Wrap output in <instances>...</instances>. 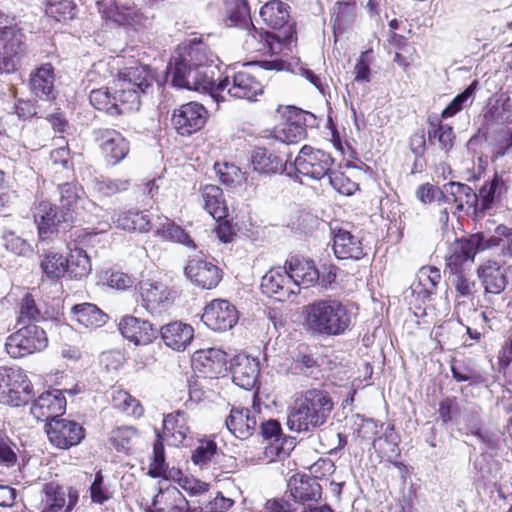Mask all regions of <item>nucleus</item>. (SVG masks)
Returning a JSON list of instances; mask_svg holds the SVG:
<instances>
[{
	"mask_svg": "<svg viewBox=\"0 0 512 512\" xmlns=\"http://www.w3.org/2000/svg\"><path fill=\"white\" fill-rule=\"evenodd\" d=\"M233 382L245 389L251 390L256 382L259 373L258 363L246 355H238L234 358L231 366Z\"/></svg>",
	"mask_w": 512,
	"mask_h": 512,
	"instance_id": "nucleus-29",
	"label": "nucleus"
},
{
	"mask_svg": "<svg viewBox=\"0 0 512 512\" xmlns=\"http://www.w3.org/2000/svg\"><path fill=\"white\" fill-rule=\"evenodd\" d=\"M113 222L118 228L127 231L146 232L150 229L149 216L137 210L121 211Z\"/></svg>",
	"mask_w": 512,
	"mask_h": 512,
	"instance_id": "nucleus-41",
	"label": "nucleus"
},
{
	"mask_svg": "<svg viewBox=\"0 0 512 512\" xmlns=\"http://www.w3.org/2000/svg\"><path fill=\"white\" fill-rule=\"evenodd\" d=\"M33 217L38 226L41 240H45L50 234L65 232L74 221V216L71 213L59 210L58 207L45 200L34 206Z\"/></svg>",
	"mask_w": 512,
	"mask_h": 512,
	"instance_id": "nucleus-9",
	"label": "nucleus"
},
{
	"mask_svg": "<svg viewBox=\"0 0 512 512\" xmlns=\"http://www.w3.org/2000/svg\"><path fill=\"white\" fill-rule=\"evenodd\" d=\"M185 57L195 68H205L214 61L213 52L202 42L192 43Z\"/></svg>",
	"mask_w": 512,
	"mask_h": 512,
	"instance_id": "nucleus-54",
	"label": "nucleus"
},
{
	"mask_svg": "<svg viewBox=\"0 0 512 512\" xmlns=\"http://www.w3.org/2000/svg\"><path fill=\"white\" fill-rule=\"evenodd\" d=\"M224 457V453L218 449L212 440H201L192 451V462L201 469L216 468Z\"/></svg>",
	"mask_w": 512,
	"mask_h": 512,
	"instance_id": "nucleus-36",
	"label": "nucleus"
},
{
	"mask_svg": "<svg viewBox=\"0 0 512 512\" xmlns=\"http://www.w3.org/2000/svg\"><path fill=\"white\" fill-rule=\"evenodd\" d=\"M195 71L196 68L184 55L174 56L167 67V74L171 79V84L180 89H190V82H192V75Z\"/></svg>",
	"mask_w": 512,
	"mask_h": 512,
	"instance_id": "nucleus-35",
	"label": "nucleus"
},
{
	"mask_svg": "<svg viewBox=\"0 0 512 512\" xmlns=\"http://www.w3.org/2000/svg\"><path fill=\"white\" fill-rule=\"evenodd\" d=\"M185 275L203 289L215 288L222 279L221 269L210 261L194 258L185 267Z\"/></svg>",
	"mask_w": 512,
	"mask_h": 512,
	"instance_id": "nucleus-18",
	"label": "nucleus"
},
{
	"mask_svg": "<svg viewBox=\"0 0 512 512\" xmlns=\"http://www.w3.org/2000/svg\"><path fill=\"white\" fill-rule=\"evenodd\" d=\"M77 6L73 0H45V13L56 21L71 20L76 16Z\"/></svg>",
	"mask_w": 512,
	"mask_h": 512,
	"instance_id": "nucleus-47",
	"label": "nucleus"
},
{
	"mask_svg": "<svg viewBox=\"0 0 512 512\" xmlns=\"http://www.w3.org/2000/svg\"><path fill=\"white\" fill-rule=\"evenodd\" d=\"M441 280L440 270L436 267H423L419 273V282L429 294L434 293Z\"/></svg>",
	"mask_w": 512,
	"mask_h": 512,
	"instance_id": "nucleus-64",
	"label": "nucleus"
},
{
	"mask_svg": "<svg viewBox=\"0 0 512 512\" xmlns=\"http://www.w3.org/2000/svg\"><path fill=\"white\" fill-rule=\"evenodd\" d=\"M157 234L164 240L182 244L188 248L196 249V244L190 235L179 225L167 220L157 230Z\"/></svg>",
	"mask_w": 512,
	"mask_h": 512,
	"instance_id": "nucleus-48",
	"label": "nucleus"
},
{
	"mask_svg": "<svg viewBox=\"0 0 512 512\" xmlns=\"http://www.w3.org/2000/svg\"><path fill=\"white\" fill-rule=\"evenodd\" d=\"M289 498L297 507L298 504H304L307 501H317L321 498V486L317 480L310 476L294 475L287 484Z\"/></svg>",
	"mask_w": 512,
	"mask_h": 512,
	"instance_id": "nucleus-22",
	"label": "nucleus"
},
{
	"mask_svg": "<svg viewBox=\"0 0 512 512\" xmlns=\"http://www.w3.org/2000/svg\"><path fill=\"white\" fill-rule=\"evenodd\" d=\"M152 506L153 512H189V503L181 491L172 485L166 488H159L154 496Z\"/></svg>",
	"mask_w": 512,
	"mask_h": 512,
	"instance_id": "nucleus-28",
	"label": "nucleus"
},
{
	"mask_svg": "<svg viewBox=\"0 0 512 512\" xmlns=\"http://www.w3.org/2000/svg\"><path fill=\"white\" fill-rule=\"evenodd\" d=\"M119 331L124 338L136 345H146L156 339L159 329L147 320L124 316L119 322Z\"/></svg>",
	"mask_w": 512,
	"mask_h": 512,
	"instance_id": "nucleus-19",
	"label": "nucleus"
},
{
	"mask_svg": "<svg viewBox=\"0 0 512 512\" xmlns=\"http://www.w3.org/2000/svg\"><path fill=\"white\" fill-rule=\"evenodd\" d=\"M27 52L26 36L17 26L0 28V73L17 70L20 60Z\"/></svg>",
	"mask_w": 512,
	"mask_h": 512,
	"instance_id": "nucleus-7",
	"label": "nucleus"
},
{
	"mask_svg": "<svg viewBox=\"0 0 512 512\" xmlns=\"http://www.w3.org/2000/svg\"><path fill=\"white\" fill-rule=\"evenodd\" d=\"M507 191L505 181L501 176L495 174L493 178L484 183L479 190L478 206L480 205L481 210L490 209L496 198H499L503 193Z\"/></svg>",
	"mask_w": 512,
	"mask_h": 512,
	"instance_id": "nucleus-43",
	"label": "nucleus"
},
{
	"mask_svg": "<svg viewBox=\"0 0 512 512\" xmlns=\"http://www.w3.org/2000/svg\"><path fill=\"white\" fill-rule=\"evenodd\" d=\"M288 8V5L280 0H271L264 4L260 9L261 19L268 27L280 31L271 33L250 24L251 28L248 29L245 40L246 50L275 55L280 53L284 46L290 45L296 33L292 26H286L289 20Z\"/></svg>",
	"mask_w": 512,
	"mask_h": 512,
	"instance_id": "nucleus-2",
	"label": "nucleus"
},
{
	"mask_svg": "<svg viewBox=\"0 0 512 512\" xmlns=\"http://www.w3.org/2000/svg\"><path fill=\"white\" fill-rule=\"evenodd\" d=\"M4 246L12 253L25 256L32 252L31 245L13 232L4 235Z\"/></svg>",
	"mask_w": 512,
	"mask_h": 512,
	"instance_id": "nucleus-62",
	"label": "nucleus"
},
{
	"mask_svg": "<svg viewBox=\"0 0 512 512\" xmlns=\"http://www.w3.org/2000/svg\"><path fill=\"white\" fill-rule=\"evenodd\" d=\"M304 326L312 335L332 337L343 335L352 325L353 314L338 299H318L303 307Z\"/></svg>",
	"mask_w": 512,
	"mask_h": 512,
	"instance_id": "nucleus-4",
	"label": "nucleus"
},
{
	"mask_svg": "<svg viewBox=\"0 0 512 512\" xmlns=\"http://www.w3.org/2000/svg\"><path fill=\"white\" fill-rule=\"evenodd\" d=\"M34 397L33 387L20 368L0 367V403L18 407Z\"/></svg>",
	"mask_w": 512,
	"mask_h": 512,
	"instance_id": "nucleus-5",
	"label": "nucleus"
},
{
	"mask_svg": "<svg viewBox=\"0 0 512 512\" xmlns=\"http://www.w3.org/2000/svg\"><path fill=\"white\" fill-rule=\"evenodd\" d=\"M45 432L51 445L59 449L77 446L85 438V429L82 425L61 417L47 422Z\"/></svg>",
	"mask_w": 512,
	"mask_h": 512,
	"instance_id": "nucleus-12",
	"label": "nucleus"
},
{
	"mask_svg": "<svg viewBox=\"0 0 512 512\" xmlns=\"http://www.w3.org/2000/svg\"><path fill=\"white\" fill-rule=\"evenodd\" d=\"M257 412L245 407H232L225 425L236 438L245 440L251 437L257 427Z\"/></svg>",
	"mask_w": 512,
	"mask_h": 512,
	"instance_id": "nucleus-21",
	"label": "nucleus"
},
{
	"mask_svg": "<svg viewBox=\"0 0 512 512\" xmlns=\"http://www.w3.org/2000/svg\"><path fill=\"white\" fill-rule=\"evenodd\" d=\"M306 137V129L284 122L274 130V138L284 144L297 143Z\"/></svg>",
	"mask_w": 512,
	"mask_h": 512,
	"instance_id": "nucleus-56",
	"label": "nucleus"
},
{
	"mask_svg": "<svg viewBox=\"0 0 512 512\" xmlns=\"http://www.w3.org/2000/svg\"><path fill=\"white\" fill-rule=\"evenodd\" d=\"M251 65L252 63H246L239 71L229 70L226 72L224 79H228V85L225 90L231 97L253 102L263 94L262 83L248 70Z\"/></svg>",
	"mask_w": 512,
	"mask_h": 512,
	"instance_id": "nucleus-10",
	"label": "nucleus"
},
{
	"mask_svg": "<svg viewBox=\"0 0 512 512\" xmlns=\"http://www.w3.org/2000/svg\"><path fill=\"white\" fill-rule=\"evenodd\" d=\"M238 311L228 300L214 299L204 308L203 323L213 331H227L238 321Z\"/></svg>",
	"mask_w": 512,
	"mask_h": 512,
	"instance_id": "nucleus-15",
	"label": "nucleus"
},
{
	"mask_svg": "<svg viewBox=\"0 0 512 512\" xmlns=\"http://www.w3.org/2000/svg\"><path fill=\"white\" fill-rule=\"evenodd\" d=\"M428 140L431 144L439 143L441 150L448 153L454 146L455 134L453 128L448 124L437 121H430L428 128Z\"/></svg>",
	"mask_w": 512,
	"mask_h": 512,
	"instance_id": "nucleus-45",
	"label": "nucleus"
},
{
	"mask_svg": "<svg viewBox=\"0 0 512 512\" xmlns=\"http://www.w3.org/2000/svg\"><path fill=\"white\" fill-rule=\"evenodd\" d=\"M189 433L190 427L184 412L178 410L164 417L163 434L166 437H171L173 445L178 446L182 444Z\"/></svg>",
	"mask_w": 512,
	"mask_h": 512,
	"instance_id": "nucleus-38",
	"label": "nucleus"
},
{
	"mask_svg": "<svg viewBox=\"0 0 512 512\" xmlns=\"http://www.w3.org/2000/svg\"><path fill=\"white\" fill-rule=\"evenodd\" d=\"M79 499L78 491L74 488H64L55 483L44 486L39 512H70Z\"/></svg>",
	"mask_w": 512,
	"mask_h": 512,
	"instance_id": "nucleus-14",
	"label": "nucleus"
},
{
	"mask_svg": "<svg viewBox=\"0 0 512 512\" xmlns=\"http://www.w3.org/2000/svg\"><path fill=\"white\" fill-rule=\"evenodd\" d=\"M207 118V109L202 104L192 101L174 109L171 124L180 136H190L205 126Z\"/></svg>",
	"mask_w": 512,
	"mask_h": 512,
	"instance_id": "nucleus-11",
	"label": "nucleus"
},
{
	"mask_svg": "<svg viewBox=\"0 0 512 512\" xmlns=\"http://www.w3.org/2000/svg\"><path fill=\"white\" fill-rule=\"evenodd\" d=\"M251 162L254 171L260 174H276L282 171H287V174L291 176V171L288 170L287 166L281 157L269 152L265 148H257L253 151Z\"/></svg>",
	"mask_w": 512,
	"mask_h": 512,
	"instance_id": "nucleus-33",
	"label": "nucleus"
},
{
	"mask_svg": "<svg viewBox=\"0 0 512 512\" xmlns=\"http://www.w3.org/2000/svg\"><path fill=\"white\" fill-rule=\"evenodd\" d=\"M449 279L457 293V296L473 298L476 291V283L463 270L450 271Z\"/></svg>",
	"mask_w": 512,
	"mask_h": 512,
	"instance_id": "nucleus-52",
	"label": "nucleus"
},
{
	"mask_svg": "<svg viewBox=\"0 0 512 512\" xmlns=\"http://www.w3.org/2000/svg\"><path fill=\"white\" fill-rule=\"evenodd\" d=\"M227 355L219 349L210 348L195 352L192 365L207 378H216L227 371Z\"/></svg>",
	"mask_w": 512,
	"mask_h": 512,
	"instance_id": "nucleus-20",
	"label": "nucleus"
},
{
	"mask_svg": "<svg viewBox=\"0 0 512 512\" xmlns=\"http://www.w3.org/2000/svg\"><path fill=\"white\" fill-rule=\"evenodd\" d=\"M261 289L269 297L278 301H290L299 294L297 283L288 275L286 267L270 269L261 281Z\"/></svg>",
	"mask_w": 512,
	"mask_h": 512,
	"instance_id": "nucleus-13",
	"label": "nucleus"
},
{
	"mask_svg": "<svg viewBox=\"0 0 512 512\" xmlns=\"http://www.w3.org/2000/svg\"><path fill=\"white\" fill-rule=\"evenodd\" d=\"M112 405L121 412L137 418L141 417L144 413L139 400L121 389L112 392Z\"/></svg>",
	"mask_w": 512,
	"mask_h": 512,
	"instance_id": "nucleus-46",
	"label": "nucleus"
},
{
	"mask_svg": "<svg viewBox=\"0 0 512 512\" xmlns=\"http://www.w3.org/2000/svg\"><path fill=\"white\" fill-rule=\"evenodd\" d=\"M326 177L329 184L340 194L352 195L357 189V184L341 172H335L331 169Z\"/></svg>",
	"mask_w": 512,
	"mask_h": 512,
	"instance_id": "nucleus-57",
	"label": "nucleus"
},
{
	"mask_svg": "<svg viewBox=\"0 0 512 512\" xmlns=\"http://www.w3.org/2000/svg\"><path fill=\"white\" fill-rule=\"evenodd\" d=\"M14 108L16 115L22 120H26L34 116L43 117L41 106L34 100H24L20 98L16 101Z\"/></svg>",
	"mask_w": 512,
	"mask_h": 512,
	"instance_id": "nucleus-61",
	"label": "nucleus"
},
{
	"mask_svg": "<svg viewBox=\"0 0 512 512\" xmlns=\"http://www.w3.org/2000/svg\"><path fill=\"white\" fill-rule=\"evenodd\" d=\"M478 277L486 293L500 294L507 286L505 270L496 261H488L478 268Z\"/></svg>",
	"mask_w": 512,
	"mask_h": 512,
	"instance_id": "nucleus-30",
	"label": "nucleus"
},
{
	"mask_svg": "<svg viewBox=\"0 0 512 512\" xmlns=\"http://www.w3.org/2000/svg\"><path fill=\"white\" fill-rule=\"evenodd\" d=\"M473 242H476L477 253L483 251H493L494 255L503 258L512 256V243L508 238H501L494 234L475 233L471 235Z\"/></svg>",
	"mask_w": 512,
	"mask_h": 512,
	"instance_id": "nucleus-37",
	"label": "nucleus"
},
{
	"mask_svg": "<svg viewBox=\"0 0 512 512\" xmlns=\"http://www.w3.org/2000/svg\"><path fill=\"white\" fill-rule=\"evenodd\" d=\"M66 257L59 253H48L41 262L43 273L50 279H59L67 271Z\"/></svg>",
	"mask_w": 512,
	"mask_h": 512,
	"instance_id": "nucleus-51",
	"label": "nucleus"
},
{
	"mask_svg": "<svg viewBox=\"0 0 512 512\" xmlns=\"http://www.w3.org/2000/svg\"><path fill=\"white\" fill-rule=\"evenodd\" d=\"M203 208L217 221L228 216V206L222 189L216 185H205L200 190Z\"/></svg>",
	"mask_w": 512,
	"mask_h": 512,
	"instance_id": "nucleus-32",
	"label": "nucleus"
},
{
	"mask_svg": "<svg viewBox=\"0 0 512 512\" xmlns=\"http://www.w3.org/2000/svg\"><path fill=\"white\" fill-rule=\"evenodd\" d=\"M333 163L334 159L329 153L304 145L289 169L293 170L297 178L304 176L312 180H321L328 175Z\"/></svg>",
	"mask_w": 512,
	"mask_h": 512,
	"instance_id": "nucleus-6",
	"label": "nucleus"
},
{
	"mask_svg": "<svg viewBox=\"0 0 512 512\" xmlns=\"http://www.w3.org/2000/svg\"><path fill=\"white\" fill-rule=\"evenodd\" d=\"M160 334L167 347L175 351H184L193 340L194 329L189 324L175 321L162 326Z\"/></svg>",
	"mask_w": 512,
	"mask_h": 512,
	"instance_id": "nucleus-27",
	"label": "nucleus"
},
{
	"mask_svg": "<svg viewBox=\"0 0 512 512\" xmlns=\"http://www.w3.org/2000/svg\"><path fill=\"white\" fill-rule=\"evenodd\" d=\"M448 183L449 190L446 193L450 195V204H454L458 211H462L465 206L478 208L477 193L469 185L454 181Z\"/></svg>",
	"mask_w": 512,
	"mask_h": 512,
	"instance_id": "nucleus-40",
	"label": "nucleus"
},
{
	"mask_svg": "<svg viewBox=\"0 0 512 512\" xmlns=\"http://www.w3.org/2000/svg\"><path fill=\"white\" fill-rule=\"evenodd\" d=\"M47 343L44 329L27 324L7 338L5 348L12 358H22L43 350Z\"/></svg>",
	"mask_w": 512,
	"mask_h": 512,
	"instance_id": "nucleus-8",
	"label": "nucleus"
},
{
	"mask_svg": "<svg viewBox=\"0 0 512 512\" xmlns=\"http://www.w3.org/2000/svg\"><path fill=\"white\" fill-rule=\"evenodd\" d=\"M153 76L144 66L125 68L111 87L93 89L91 105L110 116H119L139 109L140 94L151 87Z\"/></svg>",
	"mask_w": 512,
	"mask_h": 512,
	"instance_id": "nucleus-1",
	"label": "nucleus"
},
{
	"mask_svg": "<svg viewBox=\"0 0 512 512\" xmlns=\"http://www.w3.org/2000/svg\"><path fill=\"white\" fill-rule=\"evenodd\" d=\"M58 188L60 194L59 200L62 206L61 210L64 212H69L73 215L79 205L84 207V203L86 201L81 197V190L78 189L74 184L63 183L60 184Z\"/></svg>",
	"mask_w": 512,
	"mask_h": 512,
	"instance_id": "nucleus-49",
	"label": "nucleus"
},
{
	"mask_svg": "<svg viewBox=\"0 0 512 512\" xmlns=\"http://www.w3.org/2000/svg\"><path fill=\"white\" fill-rule=\"evenodd\" d=\"M93 190L101 196L110 197L119 192L126 191L129 181L124 179L95 178L92 182Z\"/></svg>",
	"mask_w": 512,
	"mask_h": 512,
	"instance_id": "nucleus-53",
	"label": "nucleus"
},
{
	"mask_svg": "<svg viewBox=\"0 0 512 512\" xmlns=\"http://www.w3.org/2000/svg\"><path fill=\"white\" fill-rule=\"evenodd\" d=\"M75 320L82 326L90 329L103 326L108 316L95 304L82 303L72 308Z\"/></svg>",
	"mask_w": 512,
	"mask_h": 512,
	"instance_id": "nucleus-39",
	"label": "nucleus"
},
{
	"mask_svg": "<svg viewBox=\"0 0 512 512\" xmlns=\"http://www.w3.org/2000/svg\"><path fill=\"white\" fill-rule=\"evenodd\" d=\"M293 369L296 373L302 374L306 377L316 378L320 372L317 361L310 355L299 354L294 360Z\"/></svg>",
	"mask_w": 512,
	"mask_h": 512,
	"instance_id": "nucleus-60",
	"label": "nucleus"
},
{
	"mask_svg": "<svg viewBox=\"0 0 512 512\" xmlns=\"http://www.w3.org/2000/svg\"><path fill=\"white\" fill-rule=\"evenodd\" d=\"M333 409L334 402L326 390L312 388L298 392L288 408L287 426L298 433L314 431L328 421Z\"/></svg>",
	"mask_w": 512,
	"mask_h": 512,
	"instance_id": "nucleus-3",
	"label": "nucleus"
},
{
	"mask_svg": "<svg viewBox=\"0 0 512 512\" xmlns=\"http://www.w3.org/2000/svg\"><path fill=\"white\" fill-rule=\"evenodd\" d=\"M66 405L67 401L63 391L50 389L33 400L30 412L35 419L47 423L60 418L66 410Z\"/></svg>",
	"mask_w": 512,
	"mask_h": 512,
	"instance_id": "nucleus-16",
	"label": "nucleus"
},
{
	"mask_svg": "<svg viewBox=\"0 0 512 512\" xmlns=\"http://www.w3.org/2000/svg\"><path fill=\"white\" fill-rule=\"evenodd\" d=\"M40 318V311L36 306L35 300L31 294H26L20 303L19 308V323H30L37 321Z\"/></svg>",
	"mask_w": 512,
	"mask_h": 512,
	"instance_id": "nucleus-59",
	"label": "nucleus"
},
{
	"mask_svg": "<svg viewBox=\"0 0 512 512\" xmlns=\"http://www.w3.org/2000/svg\"><path fill=\"white\" fill-rule=\"evenodd\" d=\"M285 267L288 275L297 283L299 290L301 285L308 288L316 284L320 279V272L312 260L300 256H292L286 261Z\"/></svg>",
	"mask_w": 512,
	"mask_h": 512,
	"instance_id": "nucleus-25",
	"label": "nucleus"
},
{
	"mask_svg": "<svg viewBox=\"0 0 512 512\" xmlns=\"http://www.w3.org/2000/svg\"><path fill=\"white\" fill-rule=\"evenodd\" d=\"M66 261L68 264L66 273L70 278L81 280L87 277L92 270L90 258L81 248L71 250Z\"/></svg>",
	"mask_w": 512,
	"mask_h": 512,
	"instance_id": "nucleus-44",
	"label": "nucleus"
},
{
	"mask_svg": "<svg viewBox=\"0 0 512 512\" xmlns=\"http://www.w3.org/2000/svg\"><path fill=\"white\" fill-rule=\"evenodd\" d=\"M476 242L472 237L461 238L449 247V254L446 256V266L449 271L462 270L461 265L468 261H473L477 251Z\"/></svg>",
	"mask_w": 512,
	"mask_h": 512,
	"instance_id": "nucleus-31",
	"label": "nucleus"
},
{
	"mask_svg": "<svg viewBox=\"0 0 512 512\" xmlns=\"http://www.w3.org/2000/svg\"><path fill=\"white\" fill-rule=\"evenodd\" d=\"M97 139L102 140L100 148L107 162L112 165L122 161L129 152V142L115 130H99Z\"/></svg>",
	"mask_w": 512,
	"mask_h": 512,
	"instance_id": "nucleus-23",
	"label": "nucleus"
},
{
	"mask_svg": "<svg viewBox=\"0 0 512 512\" xmlns=\"http://www.w3.org/2000/svg\"><path fill=\"white\" fill-rule=\"evenodd\" d=\"M54 81V67L50 63L42 64L30 74V91L39 100L50 102L55 98Z\"/></svg>",
	"mask_w": 512,
	"mask_h": 512,
	"instance_id": "nucleus-24",
	"label": "nucleus"
},
{
	"mask_svg": "<svg viewBox=\"0 0 512 512\" xmlns=\"http://www.w3.org/2000/svg\"><path fill=\"white\" fill-rule=\"evenodd\" d=\"M214 168L221 183L230 188H240L244 184L250 185L253 183V178L249 180L246 172H242L241 169L234 164L227 162L216 163Z\"/></svg>",
	"mask_w": 512,
	"mask_h": 512,
	"instance_id": "nucleus-42",
	"label": "nucleus"
},
{
	"mask_svg": "<svg viewBox=\"0 0 512 512\" xmlns=\"http://www.w3.org/2000/svg\"><path fill=\"white\" fill-rule=\"evenodd\" d=\"M166 471L164 446L160 439L153 445V462L149 469L152 477H161Z\"/></svg>",
	"mask_w": 512,
	"mask_h": 512,
	"instance_id": "nucleus-63",
	"label": "nucleus"
},
{
	"mask_svg": "<svg viewBox=\"0 0 512 512\" xmlns=\"http://www.w3.org/2000/svg\"><path fill=\"white\" fill-rule=\"evenodd\" d=\"M210 73H212V71L207 67L196 68L195 73L192 75L193 79L192 82H190L189 90L208 93L216 101H219V93L226 89L228 79L223 78L216 82Z\"/></svg>",
	"mask_w": 512,
	"mask_h": 512,
	"instance_id": "nucleus-34",
	"label": "nucleus"
},
{
	"mask_svg": "<svg viewBox=\"0 0 512 512\" xmlns=\"http://www.w3.org/2000/svg\"><path fill=\"white\" fill-rule=\"evenodd\" d=\"M142 307L151 315L160 314L172 303L170 291L166 285L152 280H142L138 285Z\"/></svg>",
	"mask_w": 512,
	"mask_h": 512,
	"instance_id": "nucleus-17",
	"label": "nucleus"
},
{
	"mask_svg": "<svg viewBox=\"0 0 512 512\" xmlns=\"http://www.w3.org/2000/svg\"><path fill=\"white\" fill-rule=\"evenodd\" d=\"M478 86V81L474 80L462 93L458 94L450 104L442 111L441 117L447 119L455 116L462 111L468 103L471 104Z\"/></svg>",
	"mask_w": 512,
	"mask_h": 512,
	"instance_id": "nucleus-50",
	"label": "nucleus"
},
{
	"mask_svg": "<svg viewBox=\"0 0 512 512\" xmlns=\"http://www.w3.org/2000/svg\"><path fill=\"white\" fill-rule=\"evenodd\" d=\"M136 436L137 430L134 427L123 426L111 431L109 441L118 452H127Z\"/></svg>",
	"mask_w": 512,
	"mask_h": 512,
	"instance_id": "nucleus-55",
	"label": "nucleus"
},
{
	"mask_svg": "<svg viewBox=\"0 0 512 512\" xmlns=\"http://www.w3.org/2000/svg\"><path fill=\"white\" fill-rule=\"evenodd\" d=\"M90 496L93 503L103 504L112 498V492L104 484V477L101 471L95 474L94 480L90 486Z\"/></svg>",
	"mask_w": 512,
	"mask_h": 512,
	"instance_id": "nucleus-58",
	"label": "nucleus"
},
{
	"mask_svg": "<svg viewBox=\"0 0 512 512\" xmlns=\"http://www.w3.org/2000/svg\"><path fill=\"white\" fill-rule=\"evenodd\" d=\"M333 251L338 259L359 260L365 256L361 240L345 229L333 231Z\"/></svg>",
	"mask_w": 512,
	"mask_h": 512,
	"instance_id": "nucleus-26",
	"label": "nucleus"
}]
</instances>
